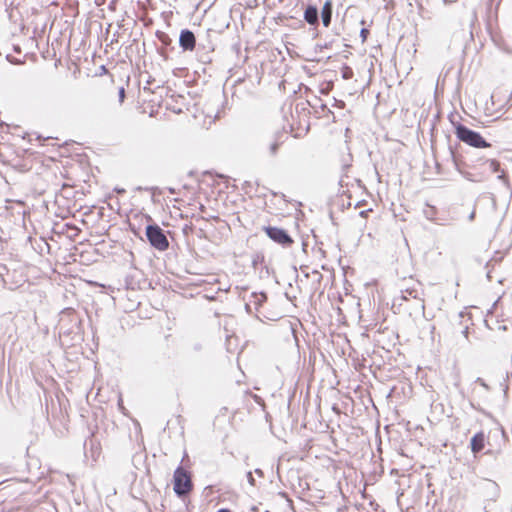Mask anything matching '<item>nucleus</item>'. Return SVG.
Instances as JSON below:
<instances>
[{
    "label": "nucleus",
    "mask_w": 512,
    "mask_h": 512,
    "mask_svg": "<svg viewBox=\"0 0 512 512\" xmlns=\"http://www.w3.org/2000/svg\"><path fill=\"white\" fill-rule=\"evenodd\" d=\"M455 134L457 138L466 143L469 146L475 148H488L491 147V144L488 143L480 133L469 129L465 125L458 124L455 126Z\"/></svg>",
    "instance_id": "1"
},
{
    "label": "nucleus",
    "mask_w": 512,
    "mask_h": 512,
    "mask_svg": "<svg viewBox=\"0 0 512 512\" xmlns=\"http://www.w3.org/2000/svg\"><path fill=\"white\" fill-rule=\"evenodd\" d=\"M283 133L273 131L260 135L258 139L259 149L270 157L276 156L280 145L283 143Z\"/></svg>",
    "instance_id": "2"
},
{
    "label": "nucleus",
    "mask_w": 512,
    "mask_h": 512,
    "mask_svg": "<svg viewBox=\"0 0 512 512\" xmlns=\"http://www.w3.org/2000/svg\"><path fill=\"white\" fill-rule=\"evenodd\" d=\"M146 237L152 247L159 251H165L169 247V241L163 229L157 224L146 227Z\"/></svg>",
    "instance_id": "3"
},
{
    "label": "nucleus",
    "mask_w": 512,
    "mask_h": 512,
    "mask_svg": "<svg viewBox=\"0 0 512 512\" xmlns=\"http://www.w3.org/2000/svg\"><path fill=\"white\" fill-rule=\"evenodd\" d=\"M174 492L178 496H184L192 490V481L189 473L181 466L177 467L173 475Z\"/></svg>",
    "instance_id": "4"
},
{
    "label": "nucleus",
    "mask_w": 512,
    "mask_h": 512,
    "mask_svg": "<svg viewBox=\"0 0 512 512\" xmlns=\"http://www.w3.org/2000/svg\"><path fill=\"white\" fill-rule=\"evenodd\" d=\"M266 235L275 243L282 245L283 247H289L293 244L292 237L287 233L286 230L274 226H266L263 228Z\"/></svg>",
    "instance_id": "5"
},
{
    "label": "nucleus",
    "mask_w": 512,
    "mask_h": 512,
    "mask_svg": "<svg viewBox=\"0 0 512 512\" xmlns=\"http://www.w3.org/2000/svg\"><path fill=\"white\" fill-rule=\"evenodd\" d=\"M179 45L184 51H193L196 45V38L192 31L184 29L179 36Z\"/></svg>",
    "instance_id": "6"
},
{
    "label": "nucleus",
    "mask_w": 512,
    "mask_h": 512,
    "mask_svg": "<svg viewBox=\"0 0 512 512\" xmlns=\"http://www.w3.org/2000/svg\"><path fill=\"white\" fill-rule=\"evenodd\" d=\"M333 6L332 2L327 0L321 10L322 23L325 27H328L332 20Z\"/></svg>",
    "instance_id": "7"
},
{
    "label": "nucleus",
    "mask_w": 512,
    "mask_h": 512,
    "mask_svg": "<svg viewBox=\"0 0 512 512\" xmlns=\"http://www.w3.org/2000/svg\"><path fill=\"white\" fill-rule=\"evenodd\" d=\"M304 19L310 25L318 24V9L315 6L309 5L305 9Z\"/></svg>",
    "instance_id": "8"
},
{
    "label": "nucleus",
    "mask_w": 512,
    "mask_h": 512,
    "mask_svg": "<svg viewBox=\"0 0 512 512\" xmlns=\"http://www.w3.org/2000/svg\"><path fill=\"white\" fill-rule=\"evenodd\" d=\"M484 448V434L478 433L471 439V450L474 453L480 452Z\"/></svg>",
    "instance_id": "9"
},
{
    "label": "nucleus",
    "mask_w": 512,
    "mask_h": 512,
    "mask_svg": "<svg viewBox=\"0 0 512 512\" xmlns=\"http://www.w3.org/2000/svg\"><path fill=\"white\" fill-rule=\"evenodd\" d=\"M484 489L487 491L492 500H495L499 494L498 485L494 481H487L484 485Z\"/></svg>",
    "instance_id": "10"
},
{
    "label": "nucleus",
    "mask_w": 512,
    "mask_h": 512,
    "mask_svg": "<svg viewBox=\"0 0 512 512\" xmlns=\"http://www.w3.org/2000/svg\"><path fill=\"white\" fill-rule=\"evenodd\" d=\"M252 297L254 298V304L256 307L261 306L267 300V296L265 293H253Z\"/></svg>",
    "instance_id": "11"
},
{
    "label": "nucleus",
    "mask_w": 512,
    "mask_h": 512,
    "mask_svg": "<svg viewBox=\"0 0 512 512\" xmlns=\"http://www.w3.org/2000/svg\"><path fill=\"white\" fill-rule=\"evenodd\" d=\"M487 163L489 165V169L492 172H494V173L499 172V170H500V163L497 160H494V159L488 160Z\"/></svg>",
    "instance_id": "12"
},
{
    "label": "nucleus",
    "mask_w": 512,
    "mask_h": 512,
    "mask_svg": "<svg viewBox=\"0 0 512 512\" xmlns=\"http://www.w3.org/2000/svg\"><path fill=\"white\" fill-rule=\"evenodd\" d=\"M341 73L342 77L346 80L351 79L353 77V70L348 66L343 67Z\"/></svg>",
    "instance_id": "13"
},
{
    "label": "nucleus",
    "mask_w": 512,
    "mask_h": 512,
    "mask_svg": "<svg viewBox=\"0 0 512 512\" xmlns=\"http://www.w3.org/2000/svg\"><path fill=\"white\" fill-rule=\"evenodd\" d=\"M158 39L164 44V45H169L171 43V39L170 37L164 33V32H161L158 34Z\"/></svg>",
    "instance_id": "14"
},
{
    "label": "nucleus",
    "mask_w": 512,
    "mask_h": 512,
    "mask_svg": "<svg viewBox=\"0 0 512 512\" xmlns=\"http://www.w3.org/2000/svg\"><path fill=\"white\" fill-rule=\"evenodd\" d=\"M368 35H369V30L367 28H362L360 30V37L362 39V42L366 41Z\"/></svg>",
    "instance_id": "15"
},
{
    "label": "nucleus",
    "mask_w": 512,
    "mask_h": 512,
    "mask_svg": "<svg viewBox=\"0 0 512 512\" xmlns=\"http://www.w3.org/2000/svg\"><path fill=\"white\" fill-rule=\"evenodd\" d=\"M475 382L481 385L486 391L490 390V387L482 378L478 377Z\"/></svg>",
    "instance_id": "16"
},
{
    "label": "nucleus",
    "mask_w": 512,
    "mask_h": 512,
    "mask_svg": "<svg viewBox=\"0 0 512 512\" xmlns=\"http://www.w3.org/2000/svg\"><path fill=\"white\" fill-rule=\"evenodd\" d=\"M118 95H119V102L123 103V101L125 99V89H124V87H121L119 89Z\"/></svg>",
    "instance_id": "17"
},
{
    "label": "nucleus",
    "mask_w": 512,
    "mask_h": 512,
    "mask_svg": "<svg viewBox=\"0 0 512 512\" xmlns=\"http://www.w3.org/2000/svg\"><path fill=\"white\" fill-rule=\"evenodd\" d=\"M247 480L248 482L251 484V485H254L255 484V479L253 478V475L251 472H248L247 473Z\"/></svg>",
    "instance_id": "18"
},
{
    "label": "nucleus",
    "mask_w": 512,
    "mask_h": 512,
    "mask_svg": "<svg viewBox=\"0 0 512 512\" xmlns=\"http://www.w3.org/2000/svg\"><path fill=\"white\" fill-rule=\"evenodd\" d=\"M498 179L503 181V183L507 184V178L504 172H502L500 175H498Z\"/></svg>",
    "instance_id": "19"
},
{
    "label": "nucleus",
    "mask_w": 512,
    "mask_h": 512,
    "mask_svg": "<svg viewBox=\"0 0 512 512\" xmlns=\"http://www.w3.org/2000/svg\"><path fill=\"white\" fill-rule=\"evenodd\" d=\"M217 512H230V510L227 508H222V509H219Z\"/></svg>",
    "instance_id": "20"
},
{
    "label": "nucleus",
    "mask_w": 512,
    "mask_h": 512,
    "mask_svg": "<svg viewBox=\"0 0 512 512\" xmlns=\"http://www.w3.org/2000/svg\"><path fill=\"white\" fill-rule=\"evenodd\" d=\"M454 163H455L456 169H457L459 172H461V169H460V167H459V164L456 162V160H455V159H454Z\"/></svg>",
    "instance_id": "21"
},
{
    "label": "nucleus",
    "mask_w": 512,
    "mask_h": 512,
    "mask_svg": "<svg viewBox=\"0 0 512 512\" xmlns=\"http://www.w3.org/2000/svg\"><path fill=\"white\" fill-rule=\"evenodd\" d=\"M369 211H370V210H367V211H361V212H360V215H361V216H365L366 214H368V212H369Z\"/></svg>",
    "instance_id": "22"
},
{
    "label": "nucleus",
    "mask_w": 512,
    "mask_h": 512,
    "mask_svg": "<svg viewBox=\"0 0 512 512\" xmlns=\"http://www.w3.org/2000/svg\"><path fill=\"white\" fill-rule=\"evenodd\" d=\"M474 216H475V212L473 211V212L470 214L469 219H470V220H473V219H474Z\"/></svg>",
    "instance_id": "23"
},
{
    "label": "nucleus",
    "mask_w": 512,
    "mask_h": 512,
    "mask_svg": "<svg viewBox=\"0 0 512 512\" xmlns=\"http://www.w3.org/2000/svg\"><path fill=\"white\" fill-rule=\"evenodd\" d=\"M200 210H201L202 212H204V210H205V206H204V205H201V206H200Z\"/></svg>",
    "instance_id": "24"
},
{
    "label": "nucleus",
    "mask_w": 512,
    "mask_h": 512,
    "mask_svg": "<svg viewBox=\"0 0 512 512\" xmlns=\"http://www.w3.org/2000/svg\"><path fill=\"white\" fill-rule=\"evenodd\" d=\"M118 193L124 192V189H116Z\"/></svg>",
    "instance_id": "25"
},
{
    "label": "nucleus",
    "mask_w": 512,
    "mask_h": 512,
    "mask_svg": "<svg viewBox=\"0 0 512 512\" xmlns=\"http://www.w3.org/2000/svg\"><path fill=\"white\" fill-rule=\"evenodd\" d=\"M256 473H258V474H262V471H261V470H259V469H256Z\"/></svg>",
    "instance_id": "26"
},
{
    "label": "nucleus",
    "mask_w": 512,
    "mask_h": 512,
    "mask_svg": "<svg viewBox=\"0 0 512 512\" xmlns=\"http://www.w3.org/2000/svg\"><path fill=\"white\" fill-rule=\"evenodd\" d=\"M487 278L490 280L491 279V276H490V272L487 273Z\"/></svg>",
    "instance_id": "27"
},
{
    "label": "nucleus",
    "mask_w": 512,
    "mask_h": 512,
    "mask_svg": "<svg viewBox=\"0 0 512 512\" xmlns=\"http://www.w3.org/2000/svg\"><path fill=\"white\" fill-rule=\"evenodd\" d=\"M266 512H269V511H266Z\"/></svg>",
    "instance_id": "28"
}]
</instances>
